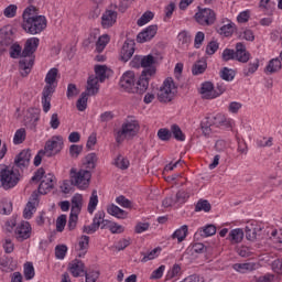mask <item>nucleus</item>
<instances>
[{
	"label": "nucleus",
	"mask_w": 282,
	"mask_h": 282,
	"mask_svg": "<svg viewBox=\"0 0 282 282\" xmlns=\"http://www.w3.org/2000/svg\"><path fill=\"white\" fill-rule=\"evenodd\" d=\"M154 72L153 69L142 72L140 77L135 79V73L128 70L121 76L119 87L128 94H144L149 89V80H151V74Z\"/></svg>",
	"instance_id": "obj_1"
},
{
	"label": "nucleus",
	"mask_w": 282,
	"mask_h": 282,
	"mask_svg": "<svg viewBox=\"0 0 282 282\" xmlns=\"http://www.w3.org/2000/svg\"><path fill=\"white\" fill-rule=\"evenodd\" d=\"M47 28V19L44 15H36V7H28L22 14V30L26 34H41Z\"/></svg>",
	"instance_id": "obj_2"
},
{
	"label": "nucleus",
	"mask_w": 282,
	"mask_h": 282,
	"mask_svg": "<svg viewBox=\"0 0 282 282\" xmlns=\"http://www.w3.org/2000/svg\"><path fill=\"white\" fill-rule=\"evenodd\" d=\"M39 43H41L39 37H31L28 39L24 44L22 59L19 62V69L23 77L28 76L32 72V67H34V58H32V54L39 50Z\"/></svg>",
	"instance_id": "obj_3"
},
{
	"label": "nucleus",
	"mask_w": 282,
	"mask_h": 282,
	"mask_svg": "<svg viewBox=\"0 0 282 282\" xmlns=\"http://www.w3.org/2000/svg\"><path fill=\"white\" fill-rule=\"evenodd\" d=\"M140 132V124L137 120L126 121L121 129L113 130V138L118 144H122L124 140H133Z\"/></svg>",
	"instance_id": "obj_4"
},
{
	"label": "nucleus",
	"mask_w": 282,
	"mask_h": 282,
	"mask_svg": "<svg viewBox=\"0 0 282 282\" xmlns=\"http://www.w3.org/2000/svg\"><path fill=\"white\" fill-rule=\"evenodd\" d=\"M19 182H21V173L19 170L0 164V188L2 187L9 191V188H14Z\"/></svg>",
	"instance_id": "obj_5"
},
{
	"label": "nucleus",
	"mask_w": 282,
	"mask_h": 282,
	"mask_svg": "<svg viewBox=\"0 0 282 282\" xmlns=\"http://www.w3.org/2000/svg\"><path fill=\"white\" fill-rule=\"evenodd\" d=\"M108 69L109 68L105 65L95 66L96 76L91 75L88 77L87 87H86V91H88L90 96H96V94L100 91V85H98V80L99 83H105V80H107Z\"/></svg>",
	"instance_id": "obj_6"
},
{
	"label": "nucleus",
	"mask_w": 282,
	"mask_h": 282,
	"mask_svg": "<svg viewBox=\"0 0 282 282\" xmlns=\"http://www.w3.org/2000/svg\"><path fill=\"white\" fill-rule=\"evenodd\" d=\"M89 182H91V172L89 170H70V184L79 191L89 188Z\"/></svg>",
	"instance_id": "obj_7"
},
{
	"label": "nucleus",
	"mask_w": 282,
	"mask_h": 282,
	"mask_svg": "<svg viewBox=\"0 0 282 282\" xmlns=\"http://www.w3.org/2000/svg\"><path fill=\"white\" fill-rule=\"evenodd\" d=\"M177 94V86H175V82L173 78L167 77L163 85L160 87L158 91V100L159 102H171L173 98H175Z\"/></svg>",
	"instance_id": "obj_8"
},
{
	"label": "nucleus",
	"mask_w": 282,
	"mask_h": 282,
	"mask_svg": "<svg viewBox=\"0 0 282 282\" xmlns=\"http://www.w3.org/2000/svg\"><path fill=\"white\" fill-rule=\"evenodd\" d=\"M194 19L198 25H215V21H217V13L209 8H199L198 12L195 13Z\"/></svg>",
	"instance_id": "obj_9"
},
{
	"label": "nucleus",
	"mask_w": 282,
	"mask_h": 282,
	"mask_svg": "<svg viewBox=\"0 0 282 282\" xmlns=\"http://www.w3.org/2000/svg\"><path fill=\"white\" fill-rule=\"evenodd\" d=\"M43 151L46 152L47 158H52V155L61 153V151H63V137H52L51 140L46 141Z\"/></svg>",
	"instance_id": "obj_10"
},
{
	"label": "nucleus",
	"mask_w": 282,
	"mask_h": 282,
	"mask_svg": "<svg viewBox=\"0 0 282 282\" xmlns=\"http://www.w3.org/2000/svg\"><path fill=\"white\" fill-rule=\"evenodd\" d=\"M118 22V11L112 9H106V11L101 15V28L104 30H109V28H113L115 23Z\"/></svg>",
	"instance_id": "obj_11"
},
{
	"label": "nucleus",
	"mask_w": 282,
	"mask_h": 282,
	"mask_svg": "<svg viewBox=\"0 0 282 282\" xmlns=\"http://www.w3.org/2000/svg\"><path fill=\"white\" fill-rule=\"evenodd\" d=\"M56 78H58V68H51L45 77V83L46 85L44 86L43 90H48V91H56Z\"/></svg>",
	"instance_id": "obj_12"
},
{
	"label": "nucleus",
	"mask_w": 282,
	"mask_h": 282,
	"mask_svg": "<svg viewBox=\"0 0 282 282\" xmlns=\"http://www.w3.org/2000/svg\"><path fill=\"white\" fill-rule=\"evenodd\" d=\"M155 34H158V25L153 24L141 31L137 36V41L138 43H147L154 39Z\"/></svg>",
	"instance_id": "obj_13"
},
{
	"label": "nucleus",
	"mask_w": 282,
	"mask_h": 282,
	"mask_svg": "<svg viewBox=\"0 0 282 282\" xmlns=\"http://www.w3.org/2000/svg\"><path fill=\"white\" fill-rule=\"evenodd\" d=\"M134 53H135V43L133 41L127 40L123 43L120 52L121 61H123V63H127L128 61L131 59Z\"/></svg>",
	"instance_id": "obj_14"
},
{
	"label": "nucleus",
	"mask_w": 282,
	"mask_h": 282,
	"mask_svg": "<svg viewBox=\"0 0 282 282\" xmlns=\"http://www.w3.org/2000/svg\"><path fill=\"white\" fill-rule=\"evenodd\" d=\"M52 188H54V175L47 174L41 181L37 191L40 195H47Z\"/></svg>",
	"instance_id": "obj_15"
},
{
	"label": "nucleus",
	"mask_w": 282,
	"mask_h": 282,
	"mask_svg": "<svg viewBox=\"0 0 282 282\" xmlns=\"http://www.w3.org/2000/svg\"><path fill=\"white\" fill-rule=\"evenodd\" d=\"M68 270L75 279H78V276H83L86 272L85 262L83 260L75 259L69 263Z\"/></svg>",
	"instance_id": "obj_16"
},
{
	"label": "nucleus",
	"mask_w": 282,
	"mask_h": 282,
	"mask_svg": "<svg viewBox=\"0 0 282 282\" xmlns=\"http://www.w3.org/2000/svg\"><path fill=\"white\" fill-rule=\"evenodd\" d=\"M31 232H32V227H30V223H22L15 229L18 241H25V239H30Z\"/></svg>",
	"instance_id": "obj_17"
},
{
	"label": "nucleus",
	"mask_w": 282,
	"mask_h": 282,
	"mask_svg": "<svg viewBox=\"0 0 282 282\" xmlns=\"http://www.w3.org/2000/svg\"><path fill=\"white\" fill-rule=\"evenodd\" d=\"M236 61L239 63H248L250 61V52L246 51V45L241 42L236 44Z\"/></svg>",
	"instance_id": "obj_18"
},
{
	"label": "nucleus",
	"mask_w": 282,
	"mask_h": 282,
	"mask_svg": "<svg viewBox=\"0 0 282 282\" xmlns=\"http://www.w3.org/2000/svg\"><path fill=\"white\" fill-rule=\"evenodd\" d=\"M32 158V152L30 150H23L15 159V165L19 169H25L30 166V159Z\"/></svg>",
	"instance_id": "obj_19"
},
{
	"label": "nucleus",
	"mask_w": 282,
	"mask_h": 282,
	"mask_svg": "<svg viewBox=\"0 0 282 282\" xmlns=\"http://www.w3.org/2000/svg\"><path fill=\"white\" fill-rule=\"evenodd\" d=\"M213 124L216 127H224L225 129H232V119L226 117V115L218 113L213 117Z\"/></svg>",
	"instance_id": "obj_20"
},
{
	"label": "nucleus",
	"mask_w": 282,
	"mask_h": 282,
	"mask_svg": "<svg viewBox=\"0 0 282 282\" xmlns=\"http://www.w3.org/2000/svg\"><path fill=\"white\" fill-rule=\"evenodd\" d=\"M200 95L205 100H213L215 98V85L210 82H205L200 88Z\"/></svg>",
	"instance_id": "obj_21"
},
{
	"label": "nucleus",
	"mask_w": 282,
	"mask_h": 282,
	"mask_svg": "<svg viewBox=\"0 0 282 282\" xmlns=\"http://www.w3.org/2000/svg\"><path fill=\"white\" fill-rule=\"evenodd\" d=\"M155 64V57L153 55H147L142 57V64L141 67H143L144 69L142 72H151V69H153L154 74L150 75V78H153V76H155V66H153Z\"/></svg>",
	"instance_id": "obj_22"
},
{
	"label": "nucleus",
	"mask_w": 282,
	"mask_h": 282,
	"mask_svg": "<svg viewBox=\"0 0 282 282\" xmlns=\"http://www.w3.org/2000/svg\"><path fill=\"white\" fill-rule=\"evenodd\" d=\"M70 206V213L75 215H80V210H83V195L75 194L72 197Z\"/></svg>",
	"instance_id": "obj_23"
},
{
	"label": "nucleus",
	"mask_w": 282,
	"mask_h": 282,
	"mask_svg": "<svg viewBox=\"0 0 282 282\" xmlns=\"http://www.w3.org/2000/svg\"><path fill=\"white\" fill-rule=\"evenodd\" d=\"M258 268H259V264L256 262H245V263L234 264V270H236L237 272H241L242 274H246V272H252Z\"/></svg>",
	"instance_id": "obj_24"
},
{
	"label": "nucleus",
	"mask_w": 282,
	"mask_h": 282,
	"mask_svg": "<svg viewBox=\"0 0 282 282\" xmlns=\"http://www.w3.org/2000/svg\"><path fill=\"white\" fill-rule=\"evenodd\" d=\"M54 91H51L46 88V90L42 91V107L44 113H47L50 109H52V96Z\"/></svg>",
	"instance_id": "obj_25"
},
{
	"label": "nucleus",
	"mask_w": 282,
	"mask_h": 282,
	"mask_svg": "<svg viewBox=\"0 0 282 282\" xmlns=\"http://www.w3.org/2000/svg\"><path fill=\"white\" fill-rule=\"evenodd\" d=\"M108 215L112 217H117V219H127L128 213L124 209H121L117 205L112 204L107 207Z\"/></svg>",
	"instance_id": "obj_26"
},
{
	"label": "nucleus",
	"mask_w": 282,
	"mask_h": 282,
	"mask_svg": "<svg viewBox=\"0 0 282 282\" xmlns=\"http://www.w3.org/2000/svg\"><path fill=\"white\" fill-rule=\"evenodd\" d=\"M93 224L98 228L101 226V230H105L107 228V224H110L109 220H105V212L99 210L95 214V217L93 219Z\"/></svg>",
	"instance_id": "obj_27"
},
{
	"label": "nucleus",
	"mask_w": 282,
	"mask_h": 282,
	"mask_svg": "<svg viewBox=\"0 0 282 282\" xmlns=\"http://www.w3.org/2000/svg\"><path fill=\"white\" fill-rule=\"evenodd\" d=\"M230 243H241V241H243V229L241 228H236L232 229L227 238Z\"/></svg>",
	"instance_id": "obj_28"
},
{
	"label": "nucleus",
	"mask_w": 282,
	"mask_h": 282,
	"mask_svg": "<svg viewBox=\"0 0 282 282\" xmlns=\"http://www.w3.org/2000/svg\"><path fill=\"white\" fill-rule=\"evenodd\" d=\"M186 237H188V226L183 225L172 234L171 239H177V242L182 243Z\"/></svg>",
	"instance_id": "obj_29"
},
{
	"label": "nucleus",
	"mask_w": 282,
	"mask_h": 282,
	"mask_svg": "<svg viewBox=\"0 0 282 282\" xmlns=\"http://www.w3.org/2000/svg\"><path fill=\"white\" fill-rule=\"evenodd\" d=\"M78 257L83 258L87 254V250H89V236H82L78 242Z\"/></svg>",
	"instance_id": "obj_30"
},
{
	"label": "nucleus",
	"mask_w": 282,
	"mask_h": 282,
	"mask_svg": "<svg viewBox=\"0 0 282 282\" xmlns=\"http://www.w3.org/2000/svg\"><path fill=\"white\" fill-rule=\"evenodd\" d=\"M258 230L259 228H257V225L254 224L247 225L245 228L246 239H248V241H254L257 239Z\"/></svg>",
	"instance_id": "obj_31"
},
{
	"label": "nucleus",
	"mask_w": 282,
	"mask_h": 282,
	"mask_svg": "<svg viewBox=\"0 0 282 282\" xmlns=\"http://www.w3.org/2000/svg\"><path fill=\"white\" fill-rule=\"evenodd\" d=\"M160 252H162V248L158 247V248H154L152 251L150 252H142V263H147V261H153V259H158V257H160Z\"/></svg>",
	"instance_id": "obj_32"
},
{
	"label": "nucleus",
	"mask_w": 282,
	"mask_h": 282,
	"mask_svg": "<svg viewBox=\"0 0 282 282\" xmlns=\"http://www.w3.org/2000/svg\"><path fill=\"white\" fill-rule=\"evenodd\" d=\"M259 69V58H256L253 62H250L247 66L243 67V76H252Z\"/></svg>",
	"instance_id": "obj_33"
},
{
	"label": "nucleus",
	"mask_w": 282,
	"mask_h": 282,
	"mask_svg": "<svg viewBox=\"0 0 282 282\" xmlns=\"http://www.w3.org/2000/svg\"><path fill=\"white\" fill-rule=\"evenodd\" d=\"M207 67L208 64L206 61H197L192 67V73L194 76H199V74H204V72H206Z\"/></svg>",
	"instance_id": "obj_34"
},
{
	"label": "nucleus",
	"mask_w": 282,
	"mask_h": 282,
	"mask_svg": "<svg viewBox=\"0 0 282 282\" xmlns=\"http://www.w3.org/2000/svg\"><path fill=\"white\" fill-rule=\"evenodd\" d=\"M89 96H91L89 91L82 93L80 98L77 100L76 104L78 111H85V109H87V100Z\"/></svg>",
	"instance_id": "obj_35"
},
{
	"label": "nucleus",
	"mask_w": 282,
	"mask_h": 282,
	"mask_svg": "<svg viewBox=\"0 0 282 282\" xmlns=\"http://www.w3.org/2000/svg\"><path fill=\"white\" fill-rule=\"evenodd\" d=\"M171 133L178 142H184V140H186V135L184 132H182V128H180L177 124L171 126Z\"/></svg>",
	"instance_id": "obj_36"
},
{
	"label": "nucleus",
	"mask_w": 282,
	"mask_h": 282,
	"mask_svg": "<svg viewBox=\"0 0 282 282\" xmlns=\"http://www.w3.org/2000/svg\"><path fill=\"white\" fill-rule=\"evenodd\" d=\"M279 69H281V59L279 58L271 59L265 67V72L269 74H275V72H279Z\"/></svg>",
	"instance_id": "obj_37"
},
{
	"label": "nucleus",
	"mask_w": 282,
	"mask_h": 282,
	"mask_svg": "<svg viewBox=\"0 0 282 282\" xmlns=\"http://www.w3.org/2000/svg\"><path fill=\"white\" fill-rule=\"evenodd\" d=\"M96 206H98V192L93 191L91 196L88 203V213L94 215V210H96Z\"/></svg>",
	"instance_id": "obj_38"
},
{
	"label": "nucleus",
	"mask_w": 282,
	"mask_h": 282,
	"mask_svg": "<svg viewBox=\"0 0 282 282\" xmlns=\"http://www.w3.org/2000/svg\"><path fill=\"white\" fill-rule=\"evenodd\" d=\"M210 203L206 199H199L195 206V212L196 213H202V210H204V213H210Z\"/></svg>",
	"instance_id": "obj_39"
},
{
	"label": "nucleus",
	"mask_w": 282,
	"mask_h": 282,
	"mask_svg": "<svg viewBox=\"0 0 282 282\" xmlns=\"http://www.w3.org/2000/svg\"><path fill=\"white\" fill-rule=\"evenodd\" d=\"M28 133L25 132L24 128H20L15 131V134L13 137V144H23L25 142Z\"/></svg>",
	"instance_id": "obj_40"
},
{
	"label": "nucleus",
	"mask_w": 282,
	"mask_h": 282,
	"mask_svg": "<svg viewBox=\"0 0 282 282\" xmlns=\"http://www.w3.org/2000/svg\"><path fill=\"white\" fill-rule=\"evenodd\" d=\"M34 264H32V262L24 263V279L26 281H32V279H34Z\"/></svg>",
	"instance_id": "obj_41"
},
{
	"label": "nucleus",
	"mask_w": 282,
	"mask_h": 282,
	"mask_svg": "<svg viewBox=\"0 0 282 282\" xmlns=\"http://www.w3.org/2000/svg\"><path fill=\"white\" fill-rule=\"evenodd\" d=\"M10 56H11V58L23 57V47H21V45H19L18 43H14L10 47Z\"/></svg>",
	"instance_id": "obj_42"
},
{
	"label": "nucleus",
	"mask_w": 282,
	"mask_h": 282,
	"mask_svg": "<svg viewBox=\"0 0 282 282\" xmlns=\"http://www.w3.org/2000/svg\"><path fill=\"white\" fill-rule=\"evenodd\" d=\"M115 166L121 169V171H127L129 169V160L122 155H118L115 160Z\"/></svg>",
	"instance_id": "obj_43"
},
{
	"label": "nucleus",
	"mask_w": 282,
	"mask_h": 282,
	"mask_svg": "<svg viewBox=\"0 0 282 282\" xmlns=\"http://www.w3.org/2000/svg\"><path fill=\"white\" fill-rule=\"evenodd\" d=\"M189 195L186 193V191H178L176 195H174V199L176 202L177 206H182V204H186Z\"/></svg>",
	"instance_id": "obj_44"
},
{
	"label": "nucleus",
	"mask_w": 282,
	"mask_h": 282,
	"mask_svg": "<svg viewBox=\"0 0 282 282\" xmlns=\"http://www.w3.org/2000/svg\"><path fill=\"white\" fill-rule=\"evenodd\" d=\"M235 30H236L235 23L231 22L223 25L219 29V34H221L223 36H230L231 34L235 33Z\"/></svg>",
	"instance_id": "obj_45"
},
{
	"label": "nucleus",
	"mask_w": 282,
	"mask_h": 282,
	"mask_svg": "<svg viewBox=\"0 0 282 282\" xmlns=\"http://www.w3.org/2000/svg\"><path fill=\"white\" fill-rule=\"evenodd\" d=\"M108 43H109V35H101L98 39L96 43V51L98 52V54H100V52H102L105 47H107Z\"/></svg>",
	"instance_id": "obj_46"
},
{
	"label": "nucleus",
	"mask_w": 282,
	"mask_h": 282,
	"mask_svg": "<svg viewBox=\"0 0 282 282\" xmlns=\"http://www.w3.org/2000/svg\"><path fill=\"white\" fill-rule=\"evenodd\" d=\"M220 78H223V80H227V83H230V80H235V72L228 67H224L220 70Z\"/></svg>",
	"instance_id": "obj_47"
},
{
	"label": "nucleus",
	"mask_w": 282,
	"mask_h": 282,
	"mask_svg": "<svg viewBox=\"0 0 282 282\" xmlns=\"http://www.w3.org/2000/svg\"><path fill=\"white\" fill-rule=\"evenodd\" d=\"M158 138H159V140H162V142H169V140H171V138H173V134H172L171 130H169L166 128H161L158 131Z\"/></svg>",
	"instance_id": "obj_48"
},
{
	"label": "nucleus",
	"mask_w": 282,
	"mask_h": 282,
	"mask_svg": "<svg viewBox=\"0 0 282 282\" xmlns=\"http://www.w3.org/2000/svg\"><path fill=\"white\" fill-rule=\"evenodd\" d=\"M154 14L151 11H147L141 15V18L137 21V24L139 28H142V25H147L150 21H152Z\"/></svg>",
	"instance_id": "obj_49"
},
{
	"label": "nucleus",
	"mask_w": 282,
	"mask_h": 282,
	"mask_svg": "<svg viewBox=\"0 0 282 282\" xmlns=\"http://www.w3.org/2000/svg\"><path fill=\"white\" fill-rule=\"evenodd\" d=\"M217 234V227L214 225H207L200 230L202 237H213V235Z\"/></svg>",
	"instance_id": "obj_50"
},
{
	"label": "nucleus",
	"mask_w": 282,
	"mask_h": 282,
	"mask_svg": "<svg viewBox=\"0 0 282 282\" xmlns=\"http://www.w3.org/2000/svg\"><path fill=\"white\" fill-rule=\"evenodd\" d=\"M34 210H36V206L29 202L24 208L23 217L24 219H32V215H34Z\"/></svg>",
	"instance_id": "obj_51"
},
{
	"label": "nucleus",
	"mask_w": 282,
	"mask_h": 282,
	"mask_svg": "<svg viewBox=\"0 0 282 282\" xmlns=\"http://www.w3.org/2000/svg\"><path fill=\"white\" fill-rule=\"evenodd\" d=\"M226 89H228L226 84L224 82H218L216 87H214V98H219L221 94H225Z\"/></svg>",
	"instance_id": "obj_52"
},
{
	"label": "nucleus",
	"mask_w": 282,
	"mask_h": 282,
	"mask_svg": "<svg viewBox=\"0 0 282 282\" xmlns=\"http://www.w3.org/2000/svg\"><path fill=\"white\" fill-rule=\"evenodd\" d=\"M239 39L241 41H254V33L252 30L245 29L243 31L239 32Z\"/></svg>",
	"instance_id": "obj_53"
},
{
	"label": "nucleus",
	"mask_w": 282,
	"mask_h": 282,
	"mask_svg": "<svg viewBox=\"0 0 282 282\" xmlns=\"http://www.w3.org/2000/svg\"><path fill=\"white\" fill-rule=\"evenodd\" d=\"M65 226H67V216L61 215L56 220L57 232H63L65 230Z\"/></svg>",
	"instance_id": "obj_54"
},
{
	"label": "nucleus",
	"mask_w": 282,
	"mask_h": 282,
	"mask_svg": "<svg viewBox=\"0 0 282 282\" xmlns=\"http://www.w3.org/2000/svg\"><path fill=\"white\" fill-rule=\"evenodd\" d=\"M66 254H67V246L57 245L55 247V257H56V259H65Z\"/></svg>",
	"instance_id": "obj_55"
},
{
	"label": "nucleus",
	"mask_w": 282,
	"mask_h": 282,
	"mask_svg": "<svg viewBox=\"0 0 282 282\" xmlns=\"http://www.w3.org/2000/svg\"><path fill=\"white\" fill-rule=\"evenodd\" d=\"M17 4H10L4 9L3 14L7 17V19H14V17H17Z\"/></svg>",
	"instance_id": "obj_56"
},
{
	"label": "nucleus",
	"mask_w": 282,
	"mask_h": 282,
	"mask_svg": "<svg viewBox=\"0 0 282 282\" xmlns=\"http://www.w3.org/2000/svg\"><path fill=\"white\" fill-rule=\"evenodd\" d=\"M223 61H236V51L231 48H225L223 52Z\"/></svg>",
	"instance_id": "obj_57"
},
{
	"label": "nucleus",
	"mask_w": 282,
	"mask_h": 282,
	"mask_svg": "<svg viewBox=\"0 0 282 282\" xmlns=\"http://www.w3.org/2000/svg\"><path fill=\"white\" fill-rule=\"evenodd\" d=\"M78 215L79 214H74L70 213L69 218H68V230H75L76 226L78 224Z\"/></svg>",
	"instance_id": "obj_58"
},
{
	"label": "nucleus",
	"mask_w": 282,
	"mask_h": 282,
	"mask_svg": "<svg viewBox=\"0 0 282 282\" xmlns=\"http://www.w3.org/2000/svg\"><path fill=\"white\" fill-rule=\"evenodd\" d=\"M205 39H206V35L204 34V32L198 31L195 35L194 47H196V50H199V47H202V43H204Z\"/></svg>",
	"instance_id": "obj_59"
},
{
	"label": "nucleus",
	"mask_w": 282,
	"mask_h": 282,
	"mask_svg": "<svg viewBox=\"0 0 282 282\" xmlns=\"http://www.w3.org/2000/svg\"><path fill=\"white\" fill-rule=\"evenodd\" d=\"M85 276H86V282H96L98 281L99 276H100V272L98 271H85Z\"/></svg>",
	"instance_id": "obj_60"
},
{
	"label": "nucleus",
	"mask_w": 282,
	"mask_h": 282,
	"mask_svg": "<svg viewBox=\"0 0 282 282\" xmlns=\"http://www.w3.org/2000/svg\"><path fill=\"white\" fill-rule=\"evenodd\" d=\"M218 50H219V43L212 41L206 46V54H208L209 56H213V54H215V52H217Z\"/></svg>",
	"instance_id": "obj_61"
},
{
	"label": "nucleus",
	"mask_w": 282,
	"mask_h": 282,
	"mask_svg": "<svg viewBox=\"0 0 282 282\" xmlns=\"http://www.w3.org/2000/svg\"><path fill=\"white\" fill-rule=\"evenodd\" d=\"M98 158L96 156V153H90L86 156V164L87 169H96V161Z\"/></svg>",
	"instance_id": "obj_62"
},
{
	"label": "nucleus",
	"mask_w": 282,
	"mask_h": 282,
	"mask_svg": "<svg viewBox=\"0 0 282 282\" xmlns=\"http://www.w3.org/2000/svg\"><path fill=\"white\" fill-rule=\"evenodd\" d=\"M70 156L78 158L83 153V145L73 144L69 148Z\"/></svg>",
	"instance_id": "obj_63"
},
{
	"label": "nucleus",
	"mask_w": 282,
	"mask_h": 282,
	"mask_svg": "<svg viewBox=\"0 0 282 282\" xmlns=\"http://www.w3.org/2000/svg\"><path fill=\"white\" fill-rule=\"evenodd\" d=\"M116 202L119 204V206H122V208H131V200L122 195L117 197Z\"/></svg>",
	"instance_id": "obj_64"
}]
</instances>
